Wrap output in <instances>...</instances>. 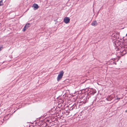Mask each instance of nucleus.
I'll use <instances>...</instances> for the list:
<instances>
[{"label":"nucleus","instance_id":"14","mask_svg":"<svg viewBox=\"0 0 127 127\" xmlns=\"http://www.w3.org/2000/svg\"><path fill=\"white\" fill-rule=\"evenodd\" d=\"M65 113V112H62V114H64Z\"/></svg>","mask_w":127,"mask_h":127},{"label":"nucleus","instance_id":"13","mask_svg":"<svg viewBox=\"0 0 127 127\" xmlns=\"http://www.w3.org/2000/svg\"><path fill=\"white\" fill-rule=\"evenodd\" d=\"M124 42L126 43L127 44V39H125V40L124 41Z\"/></svg>","mask_w":127,"mask_h":127},{"label":"nucleus","instance_id":"1","mask_svg":"<svg viewBox=\"0 0 127 127\" xmlns=\"http://www.w3.org/2000/svg\"><path fill=\"white\" fill-rule=\"evenodd\" d=\"M64 73V72L63 71H61L60 72L59 74L57 77V80L58 81H59L62 78Z\"/></svg>","mask_w":127,"mask_h":127},{"label":"nucleus","instance_id":"12","mask_svg":"<svg viewBox=\"0 0 127 127\" xmlns=\"http://www.w3.org/2000/svg\"><path fill=\"white\" fill-rule=\"evenodd\" d=\"M69 112H65V114L66 115H68L69 114Z\"/></svg>","mask_w":127,"mask_h":127},{"label":"nucleus","instance_id":"5","mask_svg":"<svg viewBox=\"0 0 127 127\" xmlns=\"http://www.w3.org/2000/svg\"><path fill=\"white\" fill-rule=\"evenodd\" d=\"M118 35V34H117L116 32H114L112 34L111 36L113 37L116 38Z\"/></svg>","mask_w":127,"mask_h":127},{"label":"nucleus","instance_id":"10","mask_svg":"<svg viewBox=\"0 0 127 127\" xmlns=\"http://www.w3.org/2000/svg\"><path fill=\"white\" fill-rule=\"evenodd\" d=\"M26 29H26V27H25V26L23 30V31L24 32H25L26 31Z\"/></svg>","mask_w":127,"mask_h":127},{"label":"nucleus","instance_id":"8","mask_svg":"<svg viewBox=\"0 0 127 127\" xmlns=\"http://www.w3.org/2000/svg\"><path fill=\"white\" fill-rule=\"evenodd\" d=\"M30 24L29 23L27 24L25 26L26 27V29H27L28 27H29Z\"/></svg>","mask_w":127,"mask_h":127},{"label":"nucleus","instance_id":"15","mask_svg":"<svg viewBox=\"0 0 127 127\" xmlns=\"http://www.w3.org/2000/svg\"><path fill=\"white\" fill-rule=\"evenodd\" d=\"M120 99V98H118H118H117V99Z\"/></svg>","mask_w":127,"mask_h":127},{"label":"nucleus","instance_id":"6","mask_svg":"<svg viewBox=\"0 0 127 127\" xmlns=\"http://www.w3.org/2000/svg\"><path fill=\"white\" fill-rule=\"evenodd\" d=\"M92 25L94 26H95L97 25V23L96 21H95L93 22L91 24Z\"/></svg>","mask_w":127,"mask_h":127},{"label":"nucleus","instance_id":"4","mask_svg":"<svg viewBox=\"0 0 127 127\" xmlns=\"http://www.w3.org/2000/svg\"><path fill=\"white\" fill-rule=\"evenodd\" d=\"M32 7H34V9L35 10L37 9L38 8V5L35 3H34L33 4Z\"/></svg>","mask_w":127,"mask_h":127},{"label":"nucleus","instance_id":"7","mask_svg":"<svg viewBox=\"0 0 127 127\" xmlns=\"http://www.w3.org/2000/svg\"><path fill=\"white\" fill-rule=\"evenodd\" d=\"M92 93H91L92 95H94L96 93V91L95 90L92 89Z\"/></svg>","mask_w":127,"mask_h":127},{"label":"nucleus","instance_id":"11","mask_svg":"<svg viewBox=\"0 0 127 127\" xmlns=\"http://www.w3.org/2000/svg\"><path fill=\"white\" fill-rule=\"evenodd\" d=\"M2 46L0 45V51L2 50Z\"/></svg>","mask_w":127,"mask_h":127},{"label":"nucleus","instance_id":"9","mask_svg":"<svg viewBox=\"0 0 127 127\" xmlns=\"http://www.w3.org/2000/svg\"><path fill=\"white\" fill-rule=\"evenodd\" d=\"M3 5V2L2 0H1L0 1V6L2 5Z\"/></svg>","mask_w":127,"mask_h":127},{"label":"nucleus","instance_id":"3","mask_svg":"<svg viewBox=\"0 0 127 127\" xmlns=\"http://www.w3.org/2000/svg\"><path fill=\"white\" fill-rule=\"evenodd\" d=\"M114 97V96L113 95L109 96L108 97L106 98V99L108 101H110Z\"/></svg>","mask_w":127,"mask_h":127},{"label":"nucleus","instance_id":"2","mask_svg":"<svg viewBox=\"0 0 127 127\" xmlns=\"http://www.w3.org/2000/svg\"><path fill=\"white\" fill-rule=\"evenodd\" d=\"M70 21V18L67 17H65L64 19V22L66 24L68 23Z\"/></svg>","mask_w":127,"mask_h":127}]
</instances>
